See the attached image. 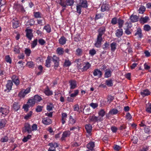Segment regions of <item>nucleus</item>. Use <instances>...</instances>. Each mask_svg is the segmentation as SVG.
<instances>
[{
  "label": "nucleus",
  "mask_w": 151,
  "mask_h": 151,
  "mask_svg": "<svg viewBox=\"0 0 151 151\" xmlns=\"http://www.w3.org/2000/svg\"><path fill=\"white\" fill-rule=\"evenodd\" d=\"M35 102L33 99V97L29 99L27 102L26 104H24L23 106V108L24 109V111L26 112L28 111V108L29 107H32L35 105Z\"/></svg>",
  "instance_id": "f257e3e1"
},
{
  "label": "nucleus",
  "mask_w": 151,
  "mask_h": 151,
  "mask_svg": "<svg viewBox=\"0 0 151 151\" xmlns=\"http://www.w3.org/2000/svg\"><path fill=\"white\" fill-rule=\"evenodd\" d=\"M9 108L7 106L0 107V113L2 114V116H4L8 114L9 112Z\"/></svg>",
  "instance_id": "f03ea898"
},
{
  "label": "nucleus",
  "mask_w": 151,
  "mask_h": 151,
  "mask_svg": "<svg viewBox=\"0 0 151 151\" xmlns=\"http://www.w3.org/2000/svg\"><path fill=\"white\" fill-rule=\"evenodd\" d=\"M52 59V60L54 63V68L55 69H57V68L59 66V58L58 57H57L56 56L54 55L51 58Z\"/></svg>",
  "instance_id": "7ed1b4c3"
},
{
  "label": "nucleus",
  "mask_w": 151,
  "mask_h": 151,
  "mask_svg": "<svg viewBox=\"0 0 151 151\" xmlns=\"http://www.w3.org/2000/svg\"><path fill=\"white\" fill-rule=\"evenodd\" d=\"M48 145L50 146V147L48 151H56L55 147H59V145L56 142L50 143Z\"/></svg>",
  "instance_id": "20e7f679"
},
{
  "label": "nucleus",
  "mask_w": 151,
  "mask_h": 151,
  "mask_svg": "<svg viewBox=\"0 0 151 151\" xmlns=\"http://www.w3.org/2000/svg\"><path fill=\"white\" fill-rule=\"evenodd\" d=\"M71 133L70 131L69 130L66 131L64 132L62 134V136L61 138L62 141L65 140L66 137H69Z\"/></svg>",
  "instance_id": "39448f33"
},
{
  "label": "nucleus",
  "mask_w": 151,
  "mask_h": 151,
  "mask_svg": "<svg viewBox=\"0 0 151 151\" xmlns=\"http://www.w3.org/2000/svg\"><path fill=\"white\" fill-rule=\"evenodd\" d=\"M105 31V29L104 27H100L98 30L99 34L97 38H101L102 35L104 34Z\"/></svg>",
  "instance_id": "423d86ee"
},
{
  "label": "nucleus",
  "mask_w": 151,
  "mask_h": 151,
  "mask_svg": "<svg viewBox=\"0 0 151 151\" xmlns=\"http://www.w3.org/2000/svg\"><path fill=\"white\" fill-rule=\"evenodd\" d=\"M12 82H14L16 86H18L19 84V81L17 76L16 75H14L12 76Z\"/></svg>",
  "instance_id": "0eeeda50"
},
{
  "label": "nucleus",
  "mask_w": 151,
  "mask_h": 151,
  "mask_svg": "<svg viewBox=\"0 0 151 151\" xmlns=\"http://www.w3.org/2000/svg\"><path fill=\"white\" fill-rule=\"evenodd\" d=\"M26 35L27 38H32L33 37L32 30L30 29H27L25 30Z\"/></svg>",
  "instance_id": "6e6552de"
},
{
  "label": "nucleus",
  "mask_w": 151,
  "mask_h": 151,
  "mask_svg": "<svg viewBox=\"0 0 151 151\" xmlns=\"http://www.w3.org/2000/svg\"><path fill=\"white\" fill-rule=\"evenodd\" d=\"M25 130L24 132H27L28 133H30L32 132L31 126L28 124H26L25 126Z\"/></svg>",
  "instance_id": "1a4fd4ad"
},
{
  "label": "nucleus",
  "mask_w": 151,
  "mask_h": 151,
  "mask_svg": "<svg viewBox=\"0 0 151 151\" xmlns=\"http://www.w3.org/2000/svg\"><path fill=\"white\" fill-rule=\"evenodd\" d=\"M93 74L94 76H98L99 78H100L101 77L102 74L100 70L97 69L94 70Z\"/></svg>",
  "instance_id": "9d476101"
},
{
  "label": "nucleus",
  "mask_w": 151,
  "mask_h": 151,
  "mask_svg": "<svg viewBox=\"0 0 151 151\" xmlns=\"http://www.w3.org/2000/svg\"><path fill=\"white\" fill-rule=\"evenodd\" d=\"M103 38H97V40L94 45L97 47L99 48L101 47V42L103 41Z\"/></svg>",
  "instance_id": "9b49d317"
},
{
  "label": "nucleus",
  "mask_w": 151,
  "mask_h": 151,
  "mask_svg": "<svg viewBox=\"0 0 151 151\" xmlns=\"http://www.w3.org/2000/svg\"><path fill=\"white\" fill-rule=\"evenodd\" d=\"M70 84V88L71 89H74L76 87V82L74 80H70L69 81Z\"/></svg>",
  "instance_id": "f8f14e48"
},
{
  "label": "nucleus",
  "mask_w": 151,
  "mask_h": 151,
  "mask_svg": "<svg viewBox=\"0 0 151 151\" xmlns=\"http://www.w3.org/2000/svg\"><path fill=\"white\" fill-rule=\"evenodd\" d=\"M80 4L82 7L86 8L88 7L87 2L86 0H80Z\"/></svg>",
  "instance_id": "ddd939ff"
},
{
  "label": "nucleus",
  "mask_w": 151,
  "mask_h": 151,
  "mask_svg": "<svg viewBox=\"0 0 151 151\" xmlns=\"http://www.w3.org/2000/svg\"><path fill=\"white\" fill-rule=\"evenodd\" d=\"M140 94L142 96L144 97L150 95V92L148 90L145 89L141 91L140 92Z\"/></svg>",
  "instance_id": "4468645a"
},
{
  "label": "nucleus",
  "mask_w": 151,
  "mask_h": 151,
  "mask_svg": "<svg viewBox=\"0 0 151 151\" xmlns=\"http://www.w3.org/2000/svg\"><path fill=\"white\" fill-rule=\"evenodd\" d=\"M85 128L87 132L89 134H90L92 130L91 125L90 124H87L86 125Z\"/></svg>",
  "instance_id": "2eb2a0df"
},
{
  "label": "nucleus",
  "mask_w": 151,
  "mask_h": 151,
  "mask_svg": "<svg viewBox=\"0 0 151 151\" xmlns=\"http://www.w3.org/2000/svg\"><path fill=\"white\" fill-rule=\"evenodd\" d=\"M51 60V56H48L46 60L45 66L47 67H50V63Z\"/></svg>",
  "instance_id": "dca6fc26"
},
{
  "label": "nucleus",
  "mask_w": 151,
  "mask_h": 151,
  "mask_svg": "<svg viewBox=\"0 0 151 151\" xmlns=\"http://www.w3.org/2000/svg\"><path fill=\"white\" fill-rule=\"evenodd\" d=\"M13 85V83L12 81L8 80L7 81V83L6 86L7 89L8 90H11Z\"/></svg>",
  "instance_id": "f3484780"
},
{
  "label": "nucleus",
  "mask_w": 151,
  "mask_h": 151,
  "mask_svg": "<svg viewBox=\"0 0 151 151\" xmlns=\"http://www.w3.org/2000/svg\"><path fill=\"white\" fill-rule=\"evenodd\" d=\"M91 65L89 63L87 62L85 65H83L81 71H84L88 69L90 67Z\"/></svg>",
  "instance_id": "a211bd4d"
},
{
  "label": "nucleus",
  "mask_w": 151,
  "mask_h": 151,
  "mask_svg": "<svg viewBox=\"0 0 151 151\" xmlns=\"http://www.w3.org/2000/svg\"><path fill=\"white\" fill-rule=\"evenodd\" d=\"M130 19L132 22H135L138 21V17L136 15H132L130 17Z\"/></svg>",
  "instance_id": "6ab92c4d"
},
{
  "label": "nucleus",
  "mask_w": 151,
  "mask_h": 151,
  "mask_svg": "<svg viewBox=\"0 0 151 151\" xmlns=\"http://www.w3.org/2000/svg\"><path fill=\"white\" fill-rule=\"evenodd\" d=\"M148 17L146 16L145 17H142L140 19L139 21L141 23H145L147 22L149 20Z\"/></svg>",
  "instance_id": "aec40b11"
},
{
  "label": "nucleus",
  "mask_w": 151,
  "mask_h": 151,
  "mask_svg": "<svg viewBox=\"0 0 151 151\" xmlns=\"http://www.w3.org/2000/svg\"><path fill=\"white\" fill-rule=\"evenodd\" d=\"M89 119L91 122H93L94 123L98 122V119L97 117L95 116L94 115L90 116L89 117Z\"/></svg>",
  "instance_id": "412c9836"
},
{
  "label": "nucleus",
  "mask_w": 151,
  "mask_h": 151,
  "mask_svg": "<svg viewBox=\"0 0 151 151\" xmlns=\"http://www.w3.org/2000/svg\"><path fill=\"white\" fill-rule=\"evenodd\" d=\"M7 121L5 119H2L0 121V129H1L5 126Z\"/></svg>",
  "instance_id": "4be33fe9"
},
{
  "label": "nucleus",
  "mask_w": 151,
  "mask_h": 151,
  "mask_svg": "<svg viewBox=\"0 0 151 151\" xmlns=\"http://www.w3.org/2000/svg\"><path fill=\"white\" fill-rule=\"evenodd\" d=\"M67 115L66 113H63L62 114V119L61 120L63 124H64L65 123Z\"/></svg>",
  "instance_id": "5701e85b"
},
{
  "label": "nucleus",
  "mask_w": 151,
  "mask_h": 151,
  "mask_svg": "<svg viewBox=\"0 0 151 151\" xmlns=\"http://www.w3.org/2000/svg\"><path fill=\"white\" fill-rule=\"evenodd\" d=\"M43 124L46 125H48L52 123V121L49 118H45L42 121Z\"/></svg>",
  "instance_id": "b1692460"
},
{
  "label": "nucleus",
  "mask_w": 151,
  "mask_h": 151,
  "mask_svg": "<svg viewBox=\"0 0 151 151\" xmlns=\"http://www.w3.org/2000/svg\"><path fill=\"white\" fill-rule=\"evenodd\" d=\"M119 111L117 109H113L110 110L109 113V114L113 115L117 114Z\"/></svg>",
  "instance_id": "393cba45"
},
{
  "label": "nucleus",
  "mask_w": 151,
  "mask_h": 151,
  "mask_svg": "<svg viewBox=\"0 0 151 151\" xmlns=\"http://www.w3.org/2000/svg\"><path fill=\"white\" fill-rule=\"evenodd\" d=\"M94 146V143L93 142H90L87 145V147L89 149H90L91 150H93V148Z\"/></svg>",
  "instance_id": "a878e982"
},
{
  "label": "nucleus",
  "mask_w": 151,
  "mask_h": 151,
  "mask_svg": "<svg viewBox=\"0 0 151 151\" xmlns=\"http://www.w3.org/2000/svg\"><path fill=\"white\" fill-rule=\"evenodd\" d=\"M123 34V30L122 29H118L116 30V36L119 37H121Z\"/></svg>",
  "instance_id": "bb28decb"
},
{
  "label": "nucleus",
  "mask_w": 151,
  "mask_h": 151,
  "mask_svg": "<svg viewBox=\"0 0 151 151\" xmlns=\"http://www.w3.org/2000/svg\"><path fill=\"white\" fill-rule=\"evenodd\" d=\"M109 7L108 5L106 4H103L101 7V10L102 12H104L106 11H108Z\"/></svg>",
  "instance_id": "cd10ccee"
},
{
  "label": "nucleus",
  "mask_w": 151,
  "mask_h": 151,
  "mask_svg": "<svg viewBox=\"0 0 151 151\" xmlns=\"http://www.w3.org/2000/svg\"><path fill=\"white\" fill-rule=\"evenodd\" d=\"M13 27L14 28H16L19 26V23L18 21L16 19V20H14L13 19Z\"/></svg>",
  "instance_id": "c85d7f7f"
},
{
  "label": "nucleus",
  "mask_w": 151,
  "mask_h": 151,
  "mask_svg": "<svg viewBox=\"0 0 151 151\" xmlns=\"http://www.w3.org/2000/svg\"><path fill=\"white\" fill-rule=\"evenodd\" d=\"M135 35L139 38H141L142 37L141 30L140 29H137L136 32L135 34Z\"/></svg>",
  "instance_id": "c756f323"
},
{
  "label": "nucleus",
  "mask_w": 151,
  "mask_h": 151,
  "mask_svg": "<svg viewBox=\"0 0 151 151\" xmlns=\"http://www.w3.org/2000/svg\"><path fill=\"white\" fill-rule=\"evenodd\" d=\"M111 71L109 69L108 70H106L105 73L104 75L105 78H108L110 77L111 76Z\"/></svg>",
  "instance_id": "7c9ffc66"
},
{
  "label": "nucleus",
  "mask_w": 151,
  "mask_h": 151,
  "mask_svg": "<svg viewBox=\"0 0 151 151\" xmlns=\"http://www.w3.org/2000/svg\"><path fill=\"white\" fill-rule=\"evenodd\" d=\"M33 99L35 101V102L38 101H40L42 100V98L38 95H35L33 98Z\"/></svg>",
  "instance_id": "2f4dec72"
},
{
  "label": "nucleus",
  "mask_w": 151,
  "mask_h": 151,
  "mask_svg": "<svg viewBox=\"0 0 151 151\" xmlns=\"http://www.w3.org/2000/svg\"><path fill=\"white\" fill-rule=\"evenodd\" d=\"M56 52L59 55H62L63 54L64 51L63 48L61 47H58L56 50Z\"/></svg>",
  "instance_id": "473e14b6"
},
{
  "label": "nucleus",
  "mask_w": 151,
  "mask_h": 151,
  "mask_svg": "<svg viewBox=\"0 0 151 151\" xmlns=\"http://www.w3.org/2000/svg\"><path fill=\"white\" fill-rule=\"evenodd\" d=\"M20 105L18 103L14 102L13 104V108L15 111H17L20 108Z\"/></svg>",
  "instance_id": "72a5a7b5"
},
{
  "label": "nucleus",
  "mask_w": 151,
  "mask_h": 151,
  "mask_svg": "<svg viewBox=\"0 0 151 151\" xmlns=\"http://www.w3.org/2000/svg\"><path fill=\"white\" fill-rule=\"evenodd\" d=\"M106 83L108 86H113V81L111 79L106 80Z\"/></svg>",
  "instance_id": "f704fd0d"
},
{
  "label": "nucleus",
  "mask_w": 151,
  "mask_h": 151,
  "mask_svg": "<svg viewBox=\"0 0 151 151\" xmlns=\"http://www.w3.org/2000/svg\"><path fill=\"white\" fill-rule=\"evenodd\" d=\"M116 43L115 42H113L111 44V50L113 52L116 49Z\"/></svg>",
  "instance_id": "c9c22d12"
},
{
  "label": "nucleus",
  "mask_w": 151,
  "mask_h": 151,
  "mask_svg": "<svg viewBox=\"0 0 151 151\" xmlns=\"http://www.w3.org/2000/svg\"><path fill=\"white\" fill-rule=\"evenodd\" d=\"M76 55L78 56H81L82 54L83 50L81 49L78 48L76 51Z\"/></svg>",
  "instance_id": "e433bc0d"
},
{
  "label": "nucleus",
  "mask_w": 151,
  "mask_h": 151,
  "mask_svg": "<svg viewBox=\"0 0 151 151\" xmlns=\"http://www.w3.org/2000/svg\"><path fill=\"white\" fill-rule=\"evenodd\" d=\"M146 111L150 113H151V103L148 104L146 105Z\"/></svg>",
  "instance_id": "4c0bfd02"
},
{
  "label": "nucleus",
  "mask_w": 151,
  "mask_h": 151,
  "mask_svg": "<svg viewBox=\"0 0 151 151\" xmlns=\"http://www.w3.org/2000/svg\"><path fill=\"white\" fill-rule=\"evenodd\" d=\"M44 29L48 33L50 32L51 31V29L50 26L48 24L45 26L44 27Z\"/></svg>",
  "instance_id": "58836bf2"
},
{
  "label": "nucleus",
  "mask_w": 151,
  "mask_h": 151,
  "mask_svg": "<svg viewBox=\"0 0 151 151\" xmlns=\"http://www.w3.org/2000/svg\"><path fill=\"white\" fill-rule=\"evenodd\" d=\"M66 4L67 6H72L74 3V0H67Z\"/></svg>",
  "instance_id": "ea45409f"
},
{
  "label": "nucleus",
  "mask_w": 151,
  "mask_h": 151,
  "mask_svg": "<svg viewBox=\"0 0 151 151\" xmlns=\"http://www.w3.org/2000/svg\"><path fill=\"white\" fill-rule=\"evenodd\" d=\"M145 8L144 6H141L139 8V13L143 14L144 12L145 11Z\"/></svg>",
  "instance_id": "a19ab883"
},
{
  "label": "nucleus",
  "mask_w": 151,
  "mask_h": 151,
  "mask_svg": "<svg viewBox=\"0 0 151 151\" xmlns=\"http://www.w3.org/2000/svg\"><path fill=\"white\" fill-rule=\"evenodd\" d=\"M5 60L7 63H9L11 64L12 63V60L9 55H7L5 56Z\"/></svg>",
  "instance_id": "79ce46f5"
},
{
  "label": "nucleus",
  "mask_w": 151,
  "mask_h": 151,
  "mask_svg": "<svg viewBox=\"0 0 151 151\" xmlns=\"http://www.w3.org/2000/svg\"><path fill=\"white\" fill-rule=\"evenodd\" d=\"M81 6L80 5H78L76 6V10L77 12H78L79 14H80L81 13Z\"/></svg>",
  "instance_id": "37998d69"
},
{
  "label": "nucleus",
  "mask_w": 151,
  "mask_h": 151,
  "mask_svg": "<svg viewBox=\"0 0 151 151\" xmlns=\"http://www.w3.org/2000/svg\"><path fill=\"white\" fill-rule=\"evenodd\" d=\"M53 105L51 103H50L49 104L47 105V109L49 111H50L52 110Z\"/></svg>",
  "instance_id": "c03bdc74"
},
{
  "label": "nucleus",
  "mask_w": 151,
  "mask_h": 151,
  "mask_svg": "<svg viewBox=\"0 0 151 151\" xmlns=\"http://www.w3.org/2000/svg\"><path fill=\"white\" fill-rule=\"evenodd\" d=\"M66 41V38H60L59 40V43L62 45L65 44Z\"/></svg>",
  "instance_id": "a18cd8bd"
},
{
  "label": "nucleus",
  "mask_w": 151,
  "mask_h": 151,
  "mask_svg": "<svg viewBox=\"0 0 151 151\" xmlns=\"http://www.w3.org/2000/svg\"><path fill=\"white\" fill-rule=\"evenodd\" d=\"M60 4L63 7H65L66 6V1H65L63 0H60Z\"/></svg>",
  "instance_id": "49530a36"
},
{
  "label": "nucleus",
  "mask_w": 151,
  "mask_h": 151,
  "mask_svg": "<svg viewBox=\"0 0 151 151\" xmlns=\"http://www.w3.org/2000/svg\"><path fill=\"white\" fill-rule=\"evenodd\" d=\"M79 92V91L78 90H76L74 91V93H73L71 94L70 96L72 98H73L76 96L78 94Z\"/></svg>",
  "instance_id": "de8ad7c7"
},
{
  "label": "nucleus",
  "mask_w": 151,
  "mask_h": 151,
  "mask_svg": "<svg viewBox=\"0 0 151 151\" xmlns=\"http://www.w3.org/2000/svg\"><path fill=\"white\" fill-rule=\"evenodd\" d=\"M105 111L103 109H101L98 112V114L99 116L102 117H103L105 115Z\"/></svg>",
  "instance_id": "09e8293b"
},
{
  "label": "nucleus",
  "mask_w": 151,
  "mask_h": 151,
  "mask_svg": "<svg viewBox=\"0 0 151 151\" xmlns=\"http://www.w3.org/2000/svg\"><path fill=\"white\" fill-rule=\"evenodd\" d=\"M124 22V21L123 20L121 19H119L118 20V24L119 26V27L121 28L122 27Z\"/></svg>",
  "instance_id": "8fccbe9b"
},
{
  "label": "nucleus",
  "mask_w": 151,
  "mask_h": 151,
  "mask_svg": "<svg viewBox=\"0 0 151 151\" xmlns=\"http://www.w3.org/2000/svg\"><path fill=\"white\" fill-rule=\"evenodd\" d=\"M71 64L69 60H65L64 65L65 67L69 66Z\"/></svg>",
  "instance_id": "3c124183"
},
{
  "label": "nucleus",
  "mask_w": 151,
  "mask_h": 151,
  "mask_svg": "<svg viewBox=\"0 0 151 151\" xmlns=\"http://www.w3.org/2000/svg\"><path fill=\"white\" fill-rule=\"evenodd\" d=\"M34 15L35 17L36 18L41 17V15L40 12H34Z\"/></svg>",
  "instance_id": "603ef678"
},
{
  "label": "nucleus",
  "mask_w": 151,
  "mask_h": 151,
  "mask_svg": "<svg viewBox=\"0 0 151 151\" xmlns=\"http://www.w3.org/2000/svg\"><path fill=\"white\" fill-rule=\"evenodd\" d=\"M31 137V135H28L27 137H24L22 139V141L24 142H26L28 139H29Z\"/></svg>",
  "instance_id": "864d4df0"
},
{
  "label": "nucleus",
  "mask_w": 151,
  "mask_h": 151,
  "mask_svg": "<svg viewBox=\"0 0 151 151\" xmlns=\"http://www.w3.org/2000/svg\"><path fill=\"white\" fill-rule=\"evenodd\" d=\"M43 107L42 106L40 105L37 106L36 109V111L38 112L41 111L42 110Z\"/></svg>",
  "instance_id": "5fc2aeb1"
},
{
  "label": "nucleus",
  "mask_w": 151,
  "mask_h": 151,
  "mask_svg": "<svg viewBox=\"0 0 151 151\" xmlns=\"http://www.w3.org/2000/svg\"><path fill=\"white\" fill-rule=\"evenodd\" d=\"M32 113V111H30L24 117V119H29V118L31 116Z\"/></svg>",
  "instance_id": "6e6d98bb"
},
{
  "label": "nucleus",
  "mask_w": 151,
  "mask_h": 151,
  "mask_svg": "<svg viewBox=\"0 0 151 151\" xmlns=\"http://www.w3.org/2000/svg\"><path fill=\"white\" fill-rule=\"evenodd\" d=\"M84 64L83 62H81V63H78L77 64V67L78 69H80L81 70Z\"/></svg>",
  "instance_id": "4d7b16f0"
},
{
  "label": "nucleus",
  "mask_w": 151,
  "mask_h": 151,
  "mask_svg": "<svg viewBox=\"0 0 151 151\" xmlns=\"http://www.w3.org/2000/svg\"><path fill=\"white\" fill-rule=\"evenodd\" d=\"M25 93L23 91H21L18 94V96L21 98H24L26 95Z\"/></svg>",
  "instance_id": "13d9d810"
},
{
  "label": "nucleus",
  "mask_w": 151,
  "mask_h": 151,
  "mask_svg": "<svg viewBox=\"0 0 151 151\" xmlns=\"http://www.w3.org/2000/svg\"><path fill=\"white\" fill-rule=\"evenodd\" d=\"M144 29L146 31H149L151 29V27L149 25H145L144 26Z\"/></svg>",
  "instance_id": "bf43d9fd"
},
{
  "label": "nucleus",
  "mask_w": 151,
  "mask_h": 151,
  "mask_svg": "<svg viewBox=\"0 0 151 151\" xmlns=\"http://www.w3.org/2000/svg\"><path fill=\"white\" fill-rule=\"evenodd\" d=\"M37 39L35 40L33 42L31 45V47L32 48H34L37 44Z\"/></svg>",
  "instance_id": "052dcab7"
},
{
  "label": "nucleus",
  "mask_w": 151,
  "mask_h": 151,
  "mask_svg": "<svg viewBox=\"0 0 151 151\" xmlns=\"http://www.w3.org/2000/svg\"><path fill=\"white\" fill-rule=\"evenodd\" d=\"M27 65L29 67L32 68L33 67L34 64L32 61L28 62L27 63Z\"/></svg>",
  "instance_id": "680f3d73"
},
{
  "label": "nucleus",
  "mask_w": 151,
  "mask_h": 151,
  "mask_svg": "<svg viewBox=\"0 0 151 151\" xmlns=\"http://www.w3.org/2000/svg\"><path fill=\"white\" fill-rule=\"evenodd\" d=\"M69 121L70 123L72 124H73L76 122V121L74 119L72 118L71 116H70V117Z\"/></svg>",
  "instance_id": "e2e57ef3"
},
{
  "label": "nucleus",
  "mask_w": 151,
  "mask_h": 151,
  "mask_svg": "<svg viewBox=\"0 0 151 151\" xmlns=\"http://www.w3.org/2000/svg\"><path fill=\"white\" fill-rule=\"evenodd\" d=\"M0 140L2 142H7L8 140V137L7 136H6L2 138Z\"/></svg>",
  "instance_id": "0e129e2a"
},
{
  "label": "nucleus",
  "mask_w": 151,
  "mask_h": 151,
  "mask_svg": "<svg viewBox=\"0 0 151 151\" xmlns=\"http://www.w3.org/2000/svg\"><path fill=\"white\" fill-rule=\"evenodd\" d=\"M96 51L94 49H93L89 51V54L91 56H93L96 54Z\"/></svg>",
  "instance_id": "69168bd1"
},
{
  "label": "nucleus",
  "mask_w": 151,
  "mask_h": 151,
  "mask_svg": "<svg viewBox=\"0 0 151 151\" xmlns=\"http://www.w3.org/2000/svg\"><path fill=\"white\" fill-rule=\"evenodd\" d=\"M45 93L47 96L51 95L52 94V92L49 89L45 90Z\"/></svg>",
  "instance_id": "338daca9"
},
{
  "label": "nucleus",
  "mask_w": 151,
  "mask_h": 151,
  "mask_svg": "<svg viewBox=\"0 0 151 151\" xmlns=\"http://www.w3.org/2000/svg\"><path fill=\"white\" fill-rule=\"evenodd\" d=\"M148 150V147L143 146L142 149H140L139 151H147Z\"/></svg>",
  "instance_id": "774afa93"
}]
</instances>
